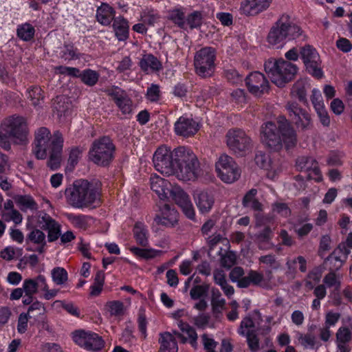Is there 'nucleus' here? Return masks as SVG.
I'll return each instance as SVG.
<instances>
[{
    "label": "nucleus",
    "instance_id": "nucleus-1",
    "mask_svg": "<svg viewBox=\"0 0 352 352\" xmlns=\"http://www.w3.org/2000/svg\"><path fill=\"white\" fill-rule=\"evenodd\" d=\"M261 139L271 151H278L283 144L287 149L296 146L297 134L290 122L284 116H279L276 123L267 122L261 127Z\"/></svg>",
    "mask_w": 352,
    "mask_h": 352
},
{
    "label": "nucleus",
    "instance_id": "nucleus-2",
    "mask_svg": "<svg viewBox=\"0 0 352 352\" xmlns=\"http://www.w3.org/2000/svg\"><path fill=\"white\" fill-rule=\"evenodd\" d=\"M63 144V135L58 131L51 135L47 128L41 127L35 133L32 152L38 160L45 159L48 152L50 159L47 165L52 170H56L60 164Z\"/></svg>",
    "mask_w": 352,
    "mask_h": 352
},
{
    "label": "nucleus",
    "instance_id": "nucleus-3",
    "mask_svg": "<svg viewBox=\"0 0 352 352\" xmlns=\"http://www.w3.org/2000/svg\"><path fill=\"white\" fill-rule=\"evenodd\" d=\"M67 203L76 208H88L100 202L101 182L97 179H78L65 190Z\"/></svg>",
    "mask_w": 352,
    "mask_h": 352
},
{
    "label": "nucleus",
    "instance_id": "nucleus-4",
    "mask_svg": "<svg viewBox=\"0 0 352 352\" xmlns=\"http://www.w3.org/2000/svg\"><path fill=\"white\" fill-rule=\"evenodd\" d=\"M302 32L289 14H283L270 27L266 41L270 45L279 48L286 42L299 38Z\"/></svg>",
    "mask_w": 352,
    "mask_h": 352
},
{
    "label": "nucleus",
    "instance_id": "nucleus-5",
    "mask_svg": "<svg viewBox=\"0 0 352 352\" xmlns=\"http://www.w3.org/2000/svg\"><path fill=\"white\" fill-rule=\"evenodd\" d=\"M175 163L177 177L183 181H195L201 174L200 164L192 151L185 146L175 148Z\"/></svg>",
    "mask_w": 352,
    "mask_h": 352
},
{
    "label": "nucleus",
    "instance_id": "nucleus-6",
    "mask_svg": "<svg viewBox=\"0 0 352 352\" xmlns=\"http://www.w3.org/2000/svg\"><path fill=\"white\" fill-rule=\"evenodd\" d=\"M244 270L241 267H234L230 272V279L233 283H236L239 288H248L250 285L270 289L272 288V279L273 278L271 270L265 272L266 278L263 274L256 270H250L246 276H244Z\"/></svg>",
    "mask_w": 352,
    "mask_h": 352
},
{
    "label": "nucleus",
    "instance_id": "nucleus-7",
    "mask_svg": "<svg viewBox=\"0 0 352 352\" xmlns=\"http://www.w3.org/2000/svg\"><path fill=\"white\" fill-rule=\"evenodd\" d=\"M264 69L272 82L280 87L293 80L298 70L294 64L285 60H268Z\"/></svg>",
    "mask_w": 352,
    "mask_h": 352
},
{
    "label": "nucleus",
    "instance_id": "nucleus-8",
    "mask_svg": "<svg viewBox=\"0 0 352 352\" xmlns=\"http://www.w3.org/2000/svg\"><path fill=\"white\" fill-rule=\"evenodd\" d=\"M115 151L116 146L112 140L104 136L93 142L89 151V158L98 166H107L114 158Z\"/></svg>",
    "mask_w": 352,
    "mask_h": 352
},
{
    "label": "nucleus",
    "instance_id": "nucleus-9",
    "mask_svg": "<svg viewBox=\"0 0 352 352\" xmlns=\"http://www.w3.org/2000/svg\"><path fill=\"white\" fill-rule=\"evenodd\" d=\"M225 138L227 146L237 156L245 155L252 148V139L243 129H230Z\"/></svg>",
    "mask_w": 352,
    "mask_h": 352
},
{
    "label": "nucleus",
    "instance_id": "nucleus-10",
    "mask_svg": "<svg viewBox=\"0 0 352 352\" xmlns=\"http://www.w3.org/2000/svg\"><path fill=\"white\" fill-rule=\"evenodd\" d=\"M216 52L211 47H205L195 53L194 66L196 74L201 78L211 77L215 71Z\"/></svg>",
    "mask_w": 352,
    "mask_h": 352
},
{
    "label": "nucleus",
    "instance_id": "nucleus-11",
    "mask_svg": "<svg viewBox=\"0 0 352 352\" xmlns=\"http://www.w3.org/2000/svg\"><path fill=\"white\" fill-rule=\"evenodd\" d=\"M1 129L8 133L12 142L17 144L25 142L29 133L25 118L16 115L5 118L1 124Z\"/></svg>",
    "mask_w": 352,
    "mask_h": 352
},
{
    "label": "nucleus",
    "instance_id": "nucleus-12",
    "mask_svg": "<svg viewBox=\"0 0 352 352\" xmlns=\"http://www.w3.org/2000/svg\"><path fill=\"white\" fill-rule=\"evenodd\" d=\"M218 177L225 183L232 184L241 176V170L234 159L227 154H222L215 164Z\"/></svg>",
    "mask_w": 352,
    "mask_h": 352
},
{
    "label": "nucleus",
    "instance_id": "nucleus-13",
    "mask_svg": "<svg viewBox=\"0 0 352 352\" xmlns=\"http://www.w3.org/2000/svg\"><path fill=\"white\" fill-rule=\"evenodd\" d=\"M175 149L171 151L166 146L159 147L153 155V162L155 169L166 175L175 172Z\"/></svg>",
    "mask_w": 352,
    "mask_h": 352
},
{
    "label": "nucleus",
    "instance_id": "nucleus-14",
    "mask_svg": "<svg viewBox=\"0 0 352 352\" xmlns=\"http://www.w3.org/2000/svg\"><path fill=\"white\" fill-rule=\"evenodd\" d=\"M288 116L297 128L306 131L311 128L312 120L307 111L296 102H288L285 106Z\"/></svg>",
    "mask_w": 352,
    "mask_h": 352
},
{
    "label": "nucleus",
    "instance_id": "nucleus-15",
    "mask_svg": "<svg viewBox=\"0 0 352 352\" xmlns=\"http://www.w3.org/2000/svg\"><path fill=\"white\" fill-rule=\"evenodd\" d=\"M300 54L308 72L312 76L320 78L323 73L320 67V56L316 49L307 45L301 48Z\"/></svg>",
    "mask_w": 352,
    "mask_h": 352
},
{
    "label": "nucleus",
    "instance_id": "nucleus-16",
    "mask_svg": "<svg viewBox=\"0 0 352 352\" xmlns=\"http://www.w3.org/2000/svg\"><path fill=\"white\" fill-rule=\"evenodd\" d=\"M73 340L78 345L94 351L102 349L104 344L102 338L98 334L84 330L74 332Z\"/></svg>",
    "mask_w": 352,
    "mask_h": 352
},
{
    "label": "nucleus",
    "instance_id": "nucleus-17",
    "mask_svg": "<svg viewBox=\"0 0 352 352\" xmlns=\"http://www.w3.org/2000/svg\"><path fill=\"white\" fill-rule=\"evenodd\" d=\"M245 85L248 91L257 97L268 93L270 83L264 74L259 72L250 73L245 78Z\"/></svg>",
    "mask_w": 352,
    "mask_h": 352
},
{
    "label": "nucleus",
    "instance_id": "nucleus-18",
    "mask_svg": "<svg viewBox=\"0 0 352 352\" xmlns=\"http://www.w3.org/2000/svg\"><path fill=\"white\" fill-rule=\"evenodd\" d=\"M37 226L47 231V240L49 242L56 241L60 236V225L50 214L43 211L37 214Z\"/></svg>",
    "mask_w": 352,
    "mask_h": 352
},
{
    "label": "nucleus",
    "instance_id": "nucleus-19",
    "mask_svg": "<svg viewBox=\"0 0 352 352\" xmlns=\"http://www.w3.org/2000/svg\"><path fill=\"white\" fill-rule=\"evenodd\" d=\"M170 195L188 219H195V212L193 205L189 195L183 189L179 186H174L170 189Z\"/></svg>",
    "mask_w": 352,
    "mask_h": 352
},
{
    "label": "nucleus",
    "instance_id": "nucleus-20",
    "mask_svg": "<svg viewBox=\"0 0 352 352\" xmlns=\"http://www.w3.org/2000/svg\"><path fill=\"white\" fill-rule=\"evenodd\" d=\"M296 168L300 172L307 174L309 179H314L316 182L322 180V174L318 162L312 157L302 156L297 159L296 162Z\"/></svg>",
    "mask_w": 352,
    "mask_h": 352
},
{
    "label": "nucleus",
    "instance_id": "nucleus-21",
    "mask_svg": "<svg viewBox=\"0 0 352 352\" xmlns=\"http://www.w3.org/2000/svg\"><path fill=\"white\" fill-rule=\"evenodd\" d=\"M350 252V250L344 244H340L324 260V263L329 266V271L336 272L342 267Z\"/></svg>",
    "mask_w": 352,
    "mask_h": 352
},
{
    "label": "nucleus",
    "instance_id": "nucleus-22",
    "mask_svg": "<svg viewBox=\"0 0 352 352\" xmlns=\"http://www.w3.org/2000/svg\"><path fill=\"white\" fill-rule=\"evenodd\" d=\"M199 129V124L192 118L181 116L174 124V130L177 135L184 138L193 136Z\"/></svg>",
    "mask_w": 352,
    "mask_h": 352
},
{
    "label": "nucleus",
    "instance_id": "nucleus-23",
    "mask_svg": "<svg viewBox=\"0 0 352 352\" xmlns=\"http://www.w3.org/2000/svg\"><path fill=\"white\" fill-rule=\"evenodd\" d=\"M193 196L195 204L200 213L207 214L212 210L215 201L214 195L212 190H196Z\"/></svg>",
    "mask_w": 352,
    "mask_h": 352
},
{
    "label": "nucleus",
    "instance_id": "nucleus-24",
    "mask_svg": "<svg viewBox=\"0 0 352 352\" xmlns=\"http://www.w3.org/2000/svg\"><path fill=\"white\" fill-rule=\"evenodd\" d=\"M107 92L123 114H130L132 112V101L126 91L115 87Z\"/></svg>",
    "mask_w": 352,
    "mask_h": 352
},
{
    "label": "nucleus",
    "instance_id": "nucleus-25",
    "mask_svg": "<svg viewBox=\"0 0 352 352\" xmlns=\"http://www.w3.org/2000/svg\"><path fill=\"white\" fill-rule=\"evenodd\" d=\"M272 0H244L241 3L240 11L246 16H255L266 10Z\"/></svg>",
    "mask_w": 352,
    "mask_h": 352
},
{
    "label": "nucleus",
    "instance_id": "nucleus-26",
    "mask_svg": "<svg viewBox=\"0 0 352 352\" xmlns=\"http://www.w3.org/2000/svg\"><path fill=\"white\" fill-rule=\"evenodd\" d=\"M161 214H157L154 219L157 224L166 227L173 226L177 222V212L167 204L160 205Z\"/></svg>",
    "mask_w": 352,
    "mask_h": 352
},
{
    "label": "nucleus",
    "instance_id": "nucleus-27",
    "mask_svg": "<svg viewBox=\"0 0 352 352\" xmlns=\"http://www.w3.org/2000/svg\"><path fill=\"white\" fill-rule=\"evenodd\" d=\"M211 307L213 317L216 319H220L222 317L223 310L226 309V300L217 288L211 289Z\"/></svg>",
    "mask_w": 352,
    "mask_h": 352
},
{
    "label": "nucleus",
    "instance_id": "nucleus-28",
    "mask_svg": "<svg viewBox=\"0 0 352 352\" xmlns=\"http://www.w3.org/2000/svg\"><path fill=\"white\" fill-rule=\"evenodd\" d=\"M116 11L108 3H102L96 10V18L102 25L107 26L114 20Z\"/></svg>",
    "mask_w": 352,
    "mask_h": 352
},
{
    "label": "nucleus",
    "instance_id": "nucleus-29",
    "mask_svg": "<svg viewBox=\"0 0 352 352\" xmlns=\"http://www.w3.org/2000/svg\"><path fill=\"white\" fill-rule=\"evenodd\" d=\"M139 65L146 73L157 72L162 69V63L152 54H146L141 58Z\"/></svg>",
    "mask_w": 352,
    "mask_h": 352
},
{
    "label": "nucleus",
    "instance_id": "nucleus-30",
    "mask_svg": "<svg viewBox=\"0 0 352 352\" xmlns=\"http://www.w3.org/2000/svg\"><path fill=\"white\" fill-rule=\"evenodd\" d=\"M112 26L118 41H124L129 38V22L123 16L116 17Z\"/></svg>",
    "mask_w": 352,
    "mask_h": 352
},
{
    "label": "nucleus",
    "instance_id": "nucleus-31",
    "mask_svg": "<svg viewBox=\"0 0 352 352\" xmlns=\"http://www.w3.org/2000/svg\"><path fill=\"white\" fill-rule=\"evenodd\" d=\"M296 338L298 344L305 349H318L321 346L316 336L311 331H308L306 333L298 331L296 333Z\"/></svg>",
    "mask_w": 352,
    "mask_h": 352
},
{
    "label": "nucleus",
    "instance_id": "nucleus-32",
    "mask_svg": "<svg viewBox=\"0 0 352 352\" xmlns=\"http://www.w3.org/2000/svg\"><path fill=\"white\" fill-rule=\"evenodd\" d=\"M168 185L167 180L159 176L155 175L151 177V188L161 200L165 199L168 192H170V189L168 188Z\"/></svg>",
    "mask_w": 352,
    "mask_h": 352
},
{
    "label": "nucleus",
    "instance_id": "nucleus-33",
    "mask_svg": "<svg viewBox=\"0 0 352 352\" xmlns=\"http://www.w3.org/2000/svg\"><path fill=\"white\" fill-rule=\"evenodd\" d=\"M26 243H32L37 244L38 246L36 249L28 248L29 251H36L39 253L44 252V247L46 245L45 234L44 232L38 229L32 230L26 237Z\"/></svg>",
    "mask_w": 352,
    "mask_h": 352
},
{
    "label": "nucleus",
    "instance_id": "nucleus-34",
    "mask_svg": "<svg viewBox=\"0 0 352 352\" xmlns=\"http://www.w3.org/2000/svg\"><path fill=\"white\" fill-rule=\"evenodd\" d=\"M159 342L160 344L159 352H177L178 351L177 342L170 332L160 333Z\"/></svg>",
    "mask_w": 352,
    "mask_h": 352
},
{
    "label": "nucleus",
    "instance_id": "nucleus-35",
    "mask_svg": "<svg viewBox=\"0 0 352 352\" xmlns=\"http://www.w3.org/2000/svg\"><path fill=\"white\" fill-rule=\"evenodd\" d=\"M14 200L21 210L25 212L28 210H36L38 209V205L32 196L25 195H16L14 197Z\"/></svg>",
    "mask_w": 352,
    "mask_h": 352
},
{
    "label": "nucleus",
    "instance_id": "nucleus-36",
    "mask_svg": "<svg viewBox=\"0 0 352 352\" xmlns=\"http://www.w3.org/2000/svg\"><path fill=\"white\" fill-rule=\"evenodd\" d=\"M133 232L138 244L142 247H146L148 245V232L146 226L142 223L137 222Z\"/></svg>",
    "mask_w": 352,
    "mask_h": 352
},
{
    "label": "nucleus",
    "instance_id": "nucleus-37",
    "mask_svg": "<svg viewBox=\"0 0 352 352\" xmlns=\"http://www.w3.org/2000/svg\"><path fill=\"white\" fill-rule=\"evenodd\" d=\"M257 194V190L252 188L243 197L242 204L245 208H249L254 211H261L263 205L258 199L255 198Z\"/></svg>",
    "mask_w": 352,
    "mask_h": 352
},
{
    "label": "nucleus",
    "instance_id": "nucleus-38",
    "mask_svg": "<svg viewBox=\"0 0 352 352\" xmlns=\"http://www.w3.org/2000/svg\"><path fill=\"white\" fill-rule=\"evenodd\" d=\"M65 217L76 228L86 230L89 226L91 217L85 214L65 213Z\"/></svg>",
    "mask_w": 352,
    "mask_h": 352
},
{
    "label": "nucleus",
    "instance_id": "nucleus-39",
    "mask_svg": "<svg viewBox=\"0 0 352 352\" xmlns=\"http://www.w3.org/2000/svg\"><path fill=\"white\" fill-rule=\"evenodd\" d=\"M177 326L183 333L187 334V342H188L193 348L197 349L198 346V336L195 329L189 324L183 322L182 320H179L177 322Z\"/></svg>",
    "mask_w": 352,
    "mask_h": 352
},
{
    "label": "nucleus",
    "instance_id": "nucleus-40",
    "mask_svg": "<svg viewBox=\"0 0 352 352\" xmlns=\"http://www.w3.org/2000/svg\"><path fill=\"white\" fill-rule=\"evenodd\" d=\"M71 104L67 98L64 96H58L53 101V109L57 112L58 116L65 115L69 111Z\"/></svg>",
    "mask_w": 352,
    "mask_h": 352
},
{
    "label": "nucleus",
    "instance_id": "nucleus-41",
    "mask_svg": "<svg viewBox=\"0 0 352 352\" xmlns=\"http://www.w3.org/2000/svg\"><path fill=\"white\" fill-rule=\"evenodd\" d=\"M141 21L146 25L153 26L157 23L160 19L158 12L152 8H146L141 12Z\"/></svg>",
    "mask_w": 352,
    "mask_h": 352
},
{
    "label": "nucleus",
    "instance_id": "nucleus-42",
    "mask_svg": "<svg viewBox=\"0 0 352 352\" xmlns=\"http://www.w3.org/2000/svg\"><path fill=\"white\" fill-rule=\"evenodd\" d=\"M309 88V85L303 80L297 81L292 87V94L296 96L300 102H307V90Z\"/></svg>",
    "mask_w": 352,
    "mask_h": 352
},
{
    "label": "nucleus",
    "instance_id": "nucleus-43",
    "mask_svg": "<svg viewBox=\"0 0 352 352\" xmlns=\"http://www.w3.org/2000/svg\"><path fill=\"white\" fill-rule=\"evenodd\" d=\"M16 32L21 40L29 41L34 38L35 30L31 24L25 23L18 26Z\"/></svg>",
    "mask_w": 352,
    "mask_h": 352
},
{
    "label": "nucleus",
    "instance_id": "nucleus-44",
    "mask_svg": "<svg viewBox=\"0 0 352 352\" xmlns=\"http://www.w3.org/2000/svg\"><path fill=\"white\" fill-rule=\"evenodd\" d=\"M105 309L112 316H121L124 314V303L120 300L107 302L105 305Z\"/></svg>",
    "mask_w": 352,
    "mask_h": 352
},
{
    "label": "nucleus",
    "instance_id": "nucleus-45",
    "mask_svg": "<svg viewBox=\"0 0 352 352\" xmlns=\"http://www.w3.org/2000/svg\"><path fill=\"white\" fill-rule=\"evenodd\" d=\"M323 283L327 287H333L336 291H339L341 287V281L339 274L336 272L329 271L323 278Z\"/></svg>",
    "mask_w": 352,
    "mask_h": 352
},
{
    "label": "nucleus",
    "instance_id": "nucleus-46",
    "mask_svg": "<svg viewBox=\"0 0 352 352\" xmlns=\"http://www.w3.org/2000/svg\"><path fill=\"white\" fill-rule=\"evenodd\" d=\"M168 17L178 27L186 30L185 14L182 9L177 8L170 10Z\"/></svg>",
    "mask_w": 352,
    "mask_h": 352
},
{
    "label": "nucleus",
    "instance_id": "nucleus-47",
    "mask_svg": "<svg viewBox=\"0 0 352 352\" xmlns=\"http://www.w3.org/2000/svg\"><path fill=\"white\" fill-rule=\"evenodd\" d=\"M52 278L54 283L57 285L65 284L68 279V274L67 271L60 267H54L52 270Z\"/></svg>",
    "mask_w": 352,
    "mask_h": 352
},
{
    "label": "nucleus",
    "instance_id": "nucleus-48",
    "mask_svg": "<svg viewBox=\"0 0 352 352\" xmlns=\"http://www.w3.org/2000/svg\"><path fill=\"white\" fill-rule=\"evenodd\" d=\"M255 327V324L250 316H247L241 320L239 327L237 330L240 336H244L250 333L254 332L256 330L253 329Z\"/></svg>",
    "mask_w": 352,
    "mask_h": 352
},
{
    "label": "nucleus",
    "instance_id": "nucleus-49",
    "mask_svg": "<svg viewBox=\"0 0 352 352\" xmlns=\"http://www.w3.org/2000/svg\"><path fill=\"white\" fill-rule=\"evenodd\" d=\"M80 78L85 85L94 86L98 80L99 74L96 71L87 69L81 72Z\"/></svg>",
    "mask_w": 352,
    "mask_h": 352
},
{
    "label": "nucleus",
    "instance_id": "nucleus-50",
    "mask_svg": "<svg viewBox=\"0 0 352 352\" xmlns=\"http://www.w3.org/2000/svg\"><path fill=\"white\" fill-rule=\"evenodd\" d=\"M186 20V30L189 28L194 29L199 28L202 23V16L201 12L198 11L193 12L190 14Z\"/></svg>",
    "mask_w": 352,
    "mask_h": 352
},
{
    "label": "nucleus",
    "instance_id": "nucleus-51",
    "mask_svg": "<svg viewBox=\"0 0 352 352\" xmlns=\"http://www.w3.org/2000/svg\"><path fill=\"white\" fill-rule=\"evenodd\" d=\"M255 162L261 168L265 170L272 169V162L268 155L260 151L256 154Z\"/></svg>",
    "mask_w": 352,
    "mask_h": 352
},
{
    "label": "nucleus",
    "instance_id": "nucleus-52",
    "mask_svg": "<svg viewBox=\"0 0 352 352\" xmlns=\"http://www.w3.org/2000/svg\"><path fill=\"white\" fill-rule=\"evenodd\" d=\"M29 98L35 107L41 106L43 100V91L39 87H34L29 91Z\"/></svg>",
    "mask_w": 352,
    "mask_h": 352
},
{
    "label": "nucleus",
    "instance_id": "nucleus-53",
    "mask_svg": "<svg viewBox=\"0 0 352 352\" xmlns=\"http://www.w3.org/2000/svg\"><path fill=\"white\" fill-rule=\"evenodd\" d=\"M272 238V230L269 226L265 227L262 230L255 235V239L258 243L260 248H263V243H268Z\"/></svg>",
    "mask_w": 352,
    "mask_h": 352
},
{
    "label": "nucleus",
    "instance_id": "nucleus-54",
    "mask_svg": "<svg viewBox=\"0 0 352 352\" xmlns=\"http://www.w3.org/2000/svg\"><path fill=\"white\" fill-rule=\"evenodd\" d=\"M2 219L5 221H12L15 224H19L22 222V214L16 210H11L2 212Z\"/></svg>",
    "mask_w": 352,
    "mask_h": 352
},
{
    "label": "nucleus",
    "instance_id": "nucleus-55",
    "mask_svg": "<svg viewBox=\"0 0 352 352\" xmlns=\"http://www.w3.org/2000/svg\"><path fill=\"white\" fill-rule=\"evenodd\" d=\"M246 338L247 343L250 350L252 352H257L260 349L259 339L256 331L248 334L244 335Z\"/></svg>",
    "mask_w": 352,
    "mask_h": 352
},
{
    "label": "nucleus",
    "instance_id": "nucleus-56",
    "mask_svg": "<svg viewBox=\"0 0 352 352\" xmlns=\"http://www.w3.org/2000/svg\"><path fill=\"white\" fill-rule=\"evenodd\" d=\"M77 49L74 47L73 44L68 43L65 44L63 50L60 53V56L65 60H72L78 58V56L76 55Z\"/></svg>",
    "mask_w": 352,
    "mask_h": 352
},
{
    "label": "nucleus",
    "instance_id": "nucleus-57",
    "mask_svg": "<svg viewBox=\"0 0 352 352\" xmlns=\"http://www.w3.org/2000/svg\"><path fill=\"white\" fill-rule=\"evenodd\" d=\"M130 250L136 256L147 259L154 258L157 255V252L153 250L131 247Z\"/></svg>",
    "mask_w": 352,
    "mask_h": 352
},
{
    "label": "nucleus",
    "instance_id": "nucleus-58",
    "mask_svg": "<svg viewBox=\"0 0 352 352\" xmlns=\"http://www.w3.org/2000/svg\"><path fill=\"white\" fill-rule=\"evenodd\" d=\"M351 339V332L348 327H341L336 333V342L348 343Z\"/></svg>",
    "mask_w": 352,
    "mask_h": 352
},
{
    "label": "nucleus",
    "instance_id": "nucleus-59",
    "mask_svg": "<svg viewBox=\"0 0 352 352\" xmlns=\"http://www.w3.org/2000/svg\"><path fill=\"white\" fill-rule=\"evenodd\" d=\"M272 210L283 217H288L291 214V210L285 203L275 202L272 204Z\"/></svg>",
    "mask_w": 352,
    "mask_h": 352
},
{
    "label": "nucleus",
    "instance_id": "nucleus-60",
    "mask_svg": "<svg viewBox=\"0 0 352 352\" xmlns=\"http://www.w3.org/2000/svg\"><path fill=\"white\" fill-rule=\"evenodd\" d=\"M259 263L265 264L274 270H277L280 267V263L276 260L273 254H267L258 258Z\"/></svg>",
    "mask_w": 352,
    "mask_h": 352
},
{
    "label": "nucleus",
    "instance_id": "nucleus-61",
    "mask_svg": "<svg viewBox=\"0 0 352 352\" xmlns=\"http://www.w3.org/2000/svg\"><path fill=\"white\" fill-rule=\"evenodd\" d=\"M236 261V254L233 252H228L221 258V265L222 267L230 269Z\"/></svg>",
    "mask_w": 352,
    "mask_h": 352
},
{
    "label": "nucleus",
    "instance_id": "nucleus-62",
    "mask_svg": "<svg viewBox=\"0 0 352 352\" xmlns=\"http://www.w3.org/2000/svg\"><path fill=\"white\" fill-rule=\"evenodd\" d=\"M146 97L151 102H157L160 99V90L157 85L152 84L147 89Z\"/></svg>",
    "mask_w": 352,
    "mask_h": 352
},
{
    "label": "nucleus",
    "instance_id": "nucleus-63",
    "mask_svg": "<svg viewBox=\"0 0 352 352\" xmlns=\"http://www.w3.org/2000/svg\"><path fill=\"white\" fill-rule=\"evenodd\" d=\"M23 288L25 295H34L38 291L34 278L25 279L23 284Z\"/></svg>",
    "mask_w": 352,
    "mask_h": 352
},
{
    "label": "nucleus",
    "instance_id": "nucleus-64",
    "mask_svg": "<svg viewBox=\"0 0 352 352\" xmlns=\"http://www.w3.org/2000/svg\"><path fill=\"white\" fill-rule=\"evenodd\" d=\"M207 292V288L203 285H195L192 287L190 296L192 299L197 300L204 296Z\"/></svg>",
    "mask_w": 352,
    "mask_h": 352
}]
</instances>
